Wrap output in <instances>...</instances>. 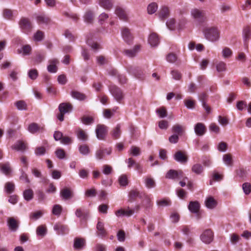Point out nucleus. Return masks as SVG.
Masks as SVG:
<instances>
[{"label":"nucleus","mask_w":251,"mask_h":251,"mask_svg":"<svg viewBox=\"0 0 251 251\" xmlns=\"http://www.w3.org/2000/svg\"><path fill=\"white\" fill-rule=\"evenodd\" d=\"M203 32L205 39L212 42L217 41L220 37V32L216 27H206Z\"/></svg>","instance_id":"nucleus-1"},{"label":"nucleus","mask_w":251,"mask_h":251,"mask_svg":"<svg viewBox=\"0 0 251 251\" xmlns=\"http://www.w3.org/2000/svg\"><path fill=\"white\" fill-rule=\"evenodd\" d=\"M191 16L199 24H201L206 21L205 11L202 9L197 8L192 9L191 11Z\"/></svg>","instance_id":"nucleus-2"},{"label":"nucleus","mask_w":251,"mask_h":251,"mask_svg":"<svg viewBox=\"0 0 251 251\" xmlns=\"http://www.w3.org/2000/svg\"><path fill=\"white\" fill-rule=\"evenodd\" d=\"M109 91L114 98V99L119 102L124 98V94L122 90L116 85H111L109 87Z\"/></svg>","instance_id":"nucleus-3"},{"label":"nucleus","mask_w":251,"mask_h":251,"mask_svg":"<svg viewBox=\"0 0 251 251\" xmlns=\"http://www.w3.org/2000/svg\"><path fill=\"white\" fill-rule=\"evenodd\" d=\"M19 25L20 28L26 33L30 32L32 28V24L29 19L25 17L21 18L19 22Z\"/></svg>","instance_id":"nucleus-4"},{"label":"nucleus","mask_w":251,"mask_h":251,"mask_svg":"<svg viewBox=\"0 0 251 251\" xmlns=\"http://www.w3.org/2000/svg\"><path fill=\"white\" fill-rule=\"evenodd\" d=\"M127 71L138 79H143L144 77V73L139 67L129 66L127 68Z\"/></svg>","instance_id":"nucleus-5"},{"label":"nucleus","mask_w":251,"mask_h":251,"mask_svg":"<svg viewBox=\"0 0 251 251\" xmlns=\"http://www.w3.org/2000/svg\"><path fill=\"white\" fill-rule=\"evenodd\" d=\"M107 132V127L103 125H98L96 129V135L98 139L103 140Z\"/></svg>","instance_id":"nucleus-6"},{"label":"nucleus","mask_w":251,"mask_h":251,"mask_svg":"<svg viewBox=\"0 0 251 251\" xmlns=\"http://www.w3.org/2000/svg\"><path fill=\"white\" fill-rule=\"evenodd\" d=\"M53 229L57 234L62 235L68 234L69 230L67 226L60 223H56L53 226Z\"/></svg>","instance_id":"nucleus-7"},{"label":"nucleus","mask_w":251,"mask_h":251,"mask_svg":"<svg viewBox=\"0 0 251 251\" xmlns=\"http://www.w3.org/2000/svg\"><path fill=\"white\" fill-rule=\"evenodd\" d=\"M213 239V233L211 229H206L201 235V239L205 244L210 243Z\"/></svg>","instance_id":"nucleus-8"},{"label":"nucleus","mask_w":251,"mask_h":251,"mask_svg":"<svg viewBox=\"0 0 251 251\" xmlns=\"http://www.w3.org/2000/svg\"><path fill=\"white\" fill-rule=\"evenodd\" d=\"M148 42L151 46L152 47H155L159 45L160 41L158 34L156 33L153 32L149 35L148 39Z\"/></svg>","instance_id":"nucleus-9"},{"label":"nucleus","mask_w":251,"mask_h":251,"mask_svg":"<svg viewBox=\"0 0 251 251\" xmlns=\"http://www.w3.org/2000/svg\"><path fill=\"white\" fill-rule=\"evenodd\" d=\"M121 33L122 37L126 42L129 44L132 41L133 36L128 28H123L121 31Z\"/></svg>","instance_id":"nucleus-10"},{"label":"nucleus","mask_w":251,"mask_h":251,"mask_svg":"<svg viewBox=\"0 0 251 251\" xmlns=\"http://www.w3.org/2000/svg\"><path fill=\"white\" fill-rule=\"evenodd\" d=\"M183 176V173L181 170H170L166 174V177L169 179L181 178Z\"/></svg>","instance_id":"nucleus-11"},{"label":"nucleus","mask_w":251,"mask_h":251,"mask_svg":"<svg viewBox=\"0 0 251 251\" xmlns=\"http://www.w3.org/2000/svg\"><path fill=\"white\" fill-rule=\"evenodd\" d=\"M194 131L197 135L201 136L205 133L206 128L203 123H198L194 126Z\"/></svg>","instance_id":"nucleus-12"},{"label":"nucleus","mask_w":251,"mask_h":251,"mask_svg":"<svg viewBox=\"0 0 251 251\" xmlns=\"http://www.w3.org/2000/svg\"><path fill=\"white\" fill-rule=\"evenodd\" d=\"M49 65L47 66L48 71L50 73H55L57 71V64L59 61L55 58L50 59L49 61Z\"/></svg>","instance_id":"nucleus-13"},{"label":"nucleus","mask_w":251,"mask_h":251,"mask_svg":"<svg viewBox=\"0 0 251 251\" xmlns=\"http://www.w3.org/2000/svg\"><path fill=\"white\" fill-rule=\"evenodd\" d=\"M7 226L9 230L12 231H16L19 228L18 222L13 217L7 219Z\"/></svg>","instance_id":"nucleus-14"},{"label":"nucleus","mask_w":251,"mask_h":251,"mask_svg":"<svg viewBox=\"0 0 251 251\" xmlns=\"http://www.w3.org/2000/svg\"><path fill=\"white\" fill-rule=\"evenodd\" d=\"M174 159L181 164H184L188 161L187 157L181 151H177L174 155Z\"/></svg>","instance_id":"nucleus-15"},{"label":"nucleus","mask_w":251,"mask_h":251,"mask_svg":"<svg viewBox=\"0 0 251 251\" xmlns=\"http://www.w3.org/2000/svg\"><path fill=\"white\" fill-rule=\"evenodd\" d=\"M13 150L24 152L27 149L26 144L22 141H17L12 147Z\"/></svg>","instance_id":"nucleus-16"},{"label":"nucleus","mask_w":251,"mask_h":251,"mask_svg":"<svg viewBox=\"0 0 251 251\" xmlns=\"http://www.w3.org/2000/svg\"><path fill=\"white\" fill-rule=\"evenodd\" d=\"M243 36L245 45L247 46V42L251 38V28L250 26H246L243 28Z\"/></svg>","instance_id":"nucleus-17"},{"label":"nucleus","mask_w":251,"mask_h":251,"mask_svg":"<svg viewBox=\"0 0 251 251\" xmlns=\"http://www.w3.org/2000/svg\"><path fill=\"white\" fill-rule=\"evenodd\" d=\"M188 208L191 212L198 214L200 208V204L197 201H191L189 202Z\"/></svg>","instance_id":"nucleus-18"},{"label":"nucleus","mask_w":251,"mask_h":251,"mask_svg":"<svg viewBox=\"0 0 251 251\" xmlns=\"http://www.w3.org/2000/svg\"><path fill=\"white\" fill-rule=\"evenodd\" d=\"M75 133L77 138L81 141H85L88 139V135L87 133L82 129L78 127L76 129Z\"/></svg>","instance_id":"nucleus-19"},{"label":"nucleus","mask_w":251,"mask_h":251,"mask_svg":"<svg viewBox=\"0 0 251 251\" xmlns=\"http://www.w3.org/2000/svg\"><path fill=\"white\" fill-rule=\"evenodd\" d=\"M96 227L98 231L97 235L99 237L102 238L106 236L107 233L104 229V224L103 223L99 221L97 224Z\"/></svg>","instance_id":"nucleus-20"},{"label":"nucleus","mask_w":251,"mask_h":251,"mask_svg":"<svg viewBox=\"0 0 251 251\" xmlns=\"http://www.w3.org/2000/svg\"><path fill=\"white\" fill-rule=\"evenodd\" d=\"M207 95L204 93H201L199 96V100L201 102L202 106L204 108L207 113H209L210 112L211 109L209 106L206 103V100L207 99Z\"/></svg>","instance_id":"nucleus-21"},{"label":"nucleus","mask_w":251,"mask_h":251,"mask_svg":"<svg viewBox=\"0 0 251 251\" xmlns=\"http://www.w3.org/2000/svg\"><path fill=\"white\" fill-rule=\"evenodd\" d=\"M140 51V48H126L123 51L124 53L129 57L135 56Z\"/></svg>","instance_id":"nucleus-22"},{"label":"nucleus","mask_w":251,"mask_h":251,"mask_svg":"<svg viewBox=\"0 0 251 251\" xmlns=\"http://www.w3.org/2000/svg\"><path fill=\"white\" fill-rule=\"evenodd\" d=\"M28 130L29 132L32 134L36 133L38 132H42L43 130V128L39 126L36 123H32L28 126Z\"/></svg>","instance_id":"nucleus-23"},{"label":"nucleus","mask_w":251,"mask_h":251,"mask_svg":"<svg viewBox=\"0 0 251 251\" xmlns=\"http://www.w3.org/2000/svg\"><path fill=\"white\" fill-rule=\"evenodd\" d=\"M60 196L63 200H69L73 197V193L70 189L65 188L61 190Z\"/></svg>","instance_id":"nucleus-24"},{"label":"nucleus","mask_w":251,"mask_h":251,"mask_svg":"<svg viewBox=\"0 0 251 251\" xmlns=\"http://www.w3.org/2000/svg\"><path fill=\"white\" fill-rule=\"evenodd\" d=\"M159 17L162 20H164L167 18L169 16V8L166 6L162 7L159 13Z\"/></svg>","instance_id":"nucleus-25"},{"label":"nucleus","mask_w":251,"mask_h":251,"mask_svg":"<svg viewBox=\"0 0 251 251\" xmlns=\"http://www.w3.org/2000/svg\"><path fill=\"white\" fill-rule=\"evenodd\" d=\"M85 240L82 238H75L74 240V248L76 250H81L85 245Z\"/></svg>","instance_id":"nucleus-26"},{"label":"nucleus","mask_w":251,"mask_h":251,"mask_svg":"<svg viewBox=\"0 0 251 251\" xmlns=\"http://www.w3.org/2000/svg\"><path fill=\"white\" fill-rule=\"evenodd\" d=\"M99 3L100 6L106 10H110L113 6L111 0H99Z\"/></svg>","instance_id":"nucleus-27"},{"label":"nucleus","mask_w":251,"mask_h":251,"mask_svg":"<svg viewBox=\"0 0 251 251\" xmlns=\"http://www.w3.org/2000/svg\"><path fill=\"white\" fill-rule=\"evenodd\" d=\"M184 130L185 127L184 126L178 124L174 126L172 128V132L178 136L181 135L184 132Z\"/></svg>","instance_id":"nucleus-28"},{"label":"nucleus","mask_w":251,"mask_h":251,"mask_svg":"<svg viewBox=\"0 0 251 251\" xmlns=\"http://www.w3.org/2000/svg\"><path fill=\"white\" fill-rule=\"evenodd\" d=\"M23 197L26 201H30L33 198L34 193L32 189H27L24 191Z\"/></svg>","instance_id":"nucleus-29"},{"label":"nucleus","mask_w":251,"mask_h":251,"mask_svg":"<svg viewBox=\"0 0 251 251\" xmlns=\"http://www.w3.org/2000/svg\"><path fill=\"white\" fill-rule=\"evenodd\" d=\"M94 13L92 11L89 10L87 11L84 15V21L88 24H91L94 21Z\"/></svg>","instance_id":"nucleus-30"},{"label":"nucleus","mask_w":251,"mask_h":251,"mask_svg":"<svg viewBox=\"0 0 251 251\" xmlns=\"http://www.w3.org/2000/svg\"><path fill=\"white\" fill-rule=\"evenodd\" d=\"M205 206L209 209H213L216 207L217 202L212 197H208L205 201Z\"/></svg>","instance_id":"nucleus-31"},{"label":"nucleus","mask_w":251,"mask_h":251,"mask_svg":"<svg viewBox=\"0 0 251 251\" xmlns=\"http://www.w3.org/2000/svg\"><path fill=\"white\" fill-rule=\"evenodd\" d=\"M58 108L60 112L65 114L71 110L72 106L67 103H62L60 104Z\"/></svg>","instance_id":"nucleus-32"},{"label":"nucleus","mask_w":251,"mask_h":251,"mask_svg":"<svg viewBox=\"0 0 251 251\" xmlns=\"http://www.w3.org/2000/svg\"><path fill=\"white\" fill-rule=\"evenodd\" d=\"M31 52V48H18L15 53L20 54L22 56L29 55Z\"/></svg>","instance_id":"nucleus-33"},{"label":"nucleus","mask_w":251,"mask_h":251,"mask_svg":"<svg viewBox=\"0 0 251 251\" xmlns=\"http://www.w3.org/2000/svg\"><path fill=\"white\" fill-rule=\"evenodd\" d=\"M115 13L120 19L123 20H126V14L125 11L122 8L120 7H117L115 10Z\"/></svg>","instance_id":"nucleus-34"},{"label":"nucleus","mask_w":251,"mask_h":251,"mask_svg":"<svg viewBox=\"0 0 251 251\" xmlns=\"http://www.w3.org/2000/svg\"><path fill=\"white\" fill-rule=\"evenodd\" d=\"M192 171L197 175H201L203 171V168L200 164H195L192 167Z\"/></svg>","instance_id":"nucleus-35"},{"label":"nucleus","mask_w":251,"mask_h":251,"mask_svg":"<svg viewBox=\"0 0 251 251\" xmlns=\"http://www.w3.org/2000/svg\"><path fill=\"white\" fill-rule=\"evenodd\" d=\"M146 186L148 189L153 188L155 187V182L154 180L151 177H147L145 179Z\"/></svg>","instance_id":"nucleus-36"},{"label":"nucleus","mask_w":251,"mask_h":251,"mask_svg":"<svg viewBox=\"0 0 251 251\" xmlns=\"http://www.w3.org/2000/svg\"><path fill=\"white\" fill-rule=\"evenodd\" d=\"M223 160L226 165L231 166L232 165V156L230 154L227 153L224 154L223 157Z\"/></svg>","instance_id":"nucleus-37"},{"label":"nucleus","mask_w":251,"mask_h":251,"mask_svg":"<svg viewBox=\"0 0 251 251\" xmlns=\"http://www.w3.org/2000/svg\"><path fill=\"white\" fill-rule=\"evenodd\" d=\"M140 197V193L137 190H131L130 192L129 193L128 198L129 200L128 201L130 202L133 201L135 199L137 198Z\"/></svg>","instance_id":"nucleus-38"},{"label":"nucleus","mask_w":251,"mask_h":251,"mask_svg":"<svg viewBox=\"0 0 251 251\" xmlns=\"http://www.w3.org/2000/svg\"><path fill=\"white\" fill-rule=\"evenodd\" d=\"M79 152L83 155H87L90 153L89 147L86 145H81L78 148Z\"/></svg>","instance_id":"nucleus-39"},{"label":"nucleus","mask_w":251,"mask_h":251,"mask_svg":"<svg viewBox=\"0 0 251 251\" xmlns=\"http://www.w3.org/2000/svg\"><path fill=\"white\" fill-rule=\"evenodd\" d=\"M157 8L158 6L157 3L155 2H152L148 6V13L149 14H152L156 11Z\"/></svg>","instance_id":"nucleus-40"},{"label":"nucleus","mask_w":251,"mask_h":251,"mask_svg":"<svg viewBox=\"0 0 251 251\" xmlns=\"http://www.w3.org/2000/svg\"><path fill=\"white\" fill-rule=\"evenodd\" d=\"M4 189L7 193L10 194L14 192L15 190V185L12 182H7L5 184Z\"/></svg>","instance_id":"nucleus-41"},{"label":"nucleus","mask_w":251,"mask_h":251,"mask_svg":"<svg viewBox=\"0 0 251 251\" xmlns=\"http://www.w3.org/2000/svg\"><path fill=\"white\" fill-rule=\"evenodd\" d=\"M71 96L74 99L78 100H83L85 98V96L84 94L75 91H73L71 92Z\"/></svg>","instance_id":"nucleus-42"},{"label":"nucleus","mask_w":251,"mask_h":251,"mask_svg":"<svg viewBox=\"0 0 251 251\" xmlns=\"http://www.w3.org/2000/svg\"><path fill=\"white\" fill-rule=\"evenodd\" d=\"M62 207L59 204H55L52 209V213L53 215L59 216L62 212Z\"/></svg>","instance_id":"nucleus-43"},{"label":"nucleus","mask_w":251,"mask_h":251,"mask_svg":"<svg viewBox=\"0 0 251 251\" xmlns=\"http://www.w3.org/2000/svg\"><path fill=\"white\" fill-rule=\"evenodd\" d=\"M121 126L119 125H117L111 133V135L113 138L116 139L120 137L121 135L120 131Z\"/></svg>","instance_id":"nucleus-44"},{"label":"nucleus","mask_w":251,"mask_h":251,"mask_svg":"<svg viewBox=\"0 0 251 251\" xmlns=\"http://www.w3.org/2000/svg\"><path fill=\"white\" fill-rule=\"evenodd\" d=\"M28 76L32 80L36 79L38 76V71L35 69H30L28 72Z\"/></svg>","instance_id":"nucleus-45"},{"label":"nucleus","mask_w":251,"mask_h":251,"mask_svg":"<svg viewBox=\"0 0 251 251\" xmlns=\"http://www.w3.org/2000/svg\"><path fill=\"white\" fill-rule=\"evenodd\" d=\"M216 68L218 72H224L226 70V64L223 61H220L216 64Z\"/></svg>","instance_id":"nucleus-46"},{"label":"nucleus","mask_w":251,"mask_h":251,"mask_svg":"<svg viewBox=\"0 0 251 251\" xmlns=\"http://www.w3.org/2000/svg\"><path fill=\"white\" fill-rule=\"evenodd\" d=\"M15 105L19 110H24L26 109V104L24 100H19L15 103Z\"/></svg>","instance_id":"nucleus-47"},{"label":"nucleus","mask_w":251,"mask_h":251,"mask_svg":"<svg viewBox=\"0 0 251 251\" xmlns=\"http://www.w3.org/2000/svg\"><path fill=\"white\" fill-rule=\"evenodd\" d=\"M47 233V229L43 226H40L36 229V233L38 235L44 236Z\"/></svg>","instance_id":"nucleus-48"},{"label":"nucleus","mask_w":251,"mask_h":251,"mask_svg":"<svg viewBox=\"0 0 251 251\" xmlns=\"http://www.w3.org/2000/svg\"><path fill=\"white\" fill-rule=\"evenodd\" d=\"M166 59L168 62L174 63L177 59V56L174 53H170L167 55Z\"/></svg>","instance_id":"nucleus-49"},{"label":"nucleus","mask_w":251,"mask_h":251,"mask_svg":"<svg viewBox=\"0 0 251 251\" xmlns=\"http://www.w3.org/2000/svg\"><path fill=\"white\" fill-rule=\"evenodd\" d=\"M36 20L39 24H48L50 22V19L43 15L38 16Z\"/></svg>","instance_id":"nucleus-50"},{"label":"nucleus","mask_w":251,"mask_h":251,"mask_svg":"<svg viewBox=\"0 0 251 251\" xmlns=\"http://www.w3.org/2000/svg\"><path fill=\"white\" fill-rule=\"evenodd\" d=\"M156 112L161 118H165L167 116L166 110L163 107L157 109Z\"/></svg>","instance_id":"nucleus-51"},{"label":"nucleus","mask_w":251,"mask_h":251,"mask_svg":"<svg viewBox=\"0 0 251 251\" xmlns=\"http://www.w3.org/2000/svg\"><path fill=\"white\" fill-rule=\"evenodd\" d=\"M86 43L90 47H99L100 46V43L93 38L88 39L86 40Z\"/></svg>","instance_id":"nucleus-52"},{"label":"nucleus","mask_w":251,"mask_h":251,"mask_svg":"<svg viewBox=\"0 0 251 251\" xmlns=\"http://www.w3.org/2000/svg\"><path fill=\"white\" fill-rule=\"evenodd\" d=\"M0 166V170L1 172L6 175H8L10 172L11 169L9 164H1Z\"/></svg>","instance_id":"nucleus-53"},{"label":"nucleus","mask_w":251,"mask_h":251,"mask_svg":"<svg viewBox=\"0 0 251 251\" xmlns=\"http://www.w3.org/2000/svg\"><path fill=\"white\" fill-rule=\"evenodd\" d=\"M242 188L246 195H249L251 192V184L250 183H243Z\"/></svg>","instance_id":"nucleus-54"},{"label":"nucleus","mask_w":251,"mask_h":251,"mask_svg":"<svg viewBox=\"0 0 251 251\" xmlns=\"http://www.w3.org/2000/svg\"><path fill=\"white\" fill-rule=\"evenodd\" d=\"M209 128L210 131L213 132L216 134L219 133L220 128L215 123H212L210 125Z\"/></svg>","instance_id":"nucleus-55"},{"label":"nucleus","mask_w":251,"mask_h":251,"mask_svg":"<svg viewBox=\"0 0 251 251\" xmlns=\"http://www.w3.org/2000/svg\"><path fill=\"white\" fill-rule=\"evenodd\" d=\"M95 156L98 160H101L105 157V151L102 149L98 150L96 151Z\"/></svg>","instance_id":"nucleus-56"},{"label":"nucleus","mask_w":251,"mask_h":251,"mask_svg":"<svg viewBox=\"0 0 251 251\" xmlns=\"http://www.w3.org/2000/svg\"><path fill=\"white\" fill-rule=\"evenodd\" d=\"M55 154L56 156L60 159L65 158L66 153L65 151L62 149H58L55 151Z\"/></svg>","instance_id":"nucleus-57"},{"label":"nucleus","mask_w":251,"mask_h":251,"mask_svg":"<svg viewBox=\"0 0 251 251\" xmlns=\"http://www.w3.org/2000/svg\"><path fill=\"white\" fill-rule=\"evenodd\" d=\"M119 182L121 186H126L128 184L127 178L126 175H122L119 178Z\"/></svg>","instance_id":"nucleus-58"},{"label":"nucleus","mask_w":251,"mask_h":251,"mask_svg":"<svg viewBox=\"0 0 251 251\" xmlns=\"http://www.w3.org/2000/svg\"><path fill=\"white\" fill-rule=\"evenodd\" d=\"M3 16L7 19H11L13 16L12 11L9 9H5L3 11Z\"/></svg>","instance_id":"nucleus-59"},{"label":"nucleus","mask_w":251,"mask_h":251,"mask_svg":"<svg viewBox=\"0 0 251 251\" xmlns=\"http://www.w3.org/2000/svg\"><path fill=\"white\" fill-rule=\"evenodd\" d=\"M75 214L76 217L80 218L85 219L86 217L84 210L80 208H77L76 209Z\"/></svg>","instance_id":"nucleus-60"},{"label":"nucleus","mask_w":251,"mask_h":251,"mask_svg":"<svg viewBox=\"0 0 251 251\" xmlns=\"http://www.w3.org/2000/svg\"><path fill=\"white\" fill-rule=\"evenodd\" d=\"M176 21L174 19H171L168 20L166 22V25L170 30H174L175 29Z\"/></svg>","instance_id":"nucleus-61"},{"label":"nucleus","mask_w":251,"mask_h":251,"mask_svg":"<svg viewBox=\"0 0 251 251\" xmlns=\"http://www.w3.org/2000/svg\"><path fill=\"white\" fill-rule=\"evenodd\" d=\"M82 122L85 125H89L94 122V119L91 117L84 116L81 118Z\"/></svg>","instance_id":"nucleus-62"},{"label":"nucleus","mask_w":251,"mask_h":251,"mask_svg":"<svg viewBox=\"0 0 251 251\" xmlns=\"http://www.w3.org/2000/svg\"><path fill=\"white\" fill-rule=\"evenodd\" d=\"M222 54L224 58H229L232 55V51L229 48H224L222 51Z\"/></svg>","instance_id":"nucleus-63"},{"label":"nucleus","mask_w":251,"mask_h":251,"mask_svg":"<svg viewBox=\"0 0 251 251\" xmlns=\"http://www.w3.org/2000/svg\"><path fill=\"white\" fill-rule=\"evenodd\" d=\"M185 105L189 109H193L195 107V102L191 100H185L184 101Z\"/></svg>","instance_id":"nucleus-64"}]
</instances>
